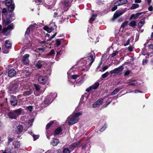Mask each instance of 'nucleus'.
Listing matches in <instances>:
<instances>
[{"mask_svg":"<svg viewBox=\"0 0 153 153\" xmlns=\"http://www.w3.org/2000/svg\"><path fill=\"white\" fill-rule=\"evenodd\" d=\"M82 114V113L81 111L73 113L68 118V119H69L68 124L72 125L77 123L79 119V116L81 115Z\"/></svg>","mask_w":153,"mask_h":153,"instance_id":"1","label":"nucleus"},{"mask_svg":"<svg viewBox=\"0 0 153 153\" xmlns=\"http://www.w3.org/2000/svg\"><path fill=\"white\" fill-rule=\"evenodd\" d=\"M19 85L17 83L13 82L9 85L8 88L10 93H15L18 91Z\"/></svg>","mask_w":153,"mask_h":153,"instance_id":"2","label":"nucleus"},{"mask_svg":"<svg viewBox=\"0 0 153 153\" xmlns=\"http://www.w3.org/2000/svg\"><path fill=\"white\" fill-rule=\"evenodd\" d=\"M56 96L57 94L55 93L52 94H51L47 96L45 98L44 101L45 106H46L50 104Z\"/></svg>","mask_w":153,"mask_h":153,"instance_id":"3","label":"nucleus"},{"mask_svg":"<svg viewBox=\"0 0 153 153\" xmlns=\"http://www.w3.org/2000/svg\"><path fill=\"white\" fill-rule=\"evenodd\" d=\"M93 55H94V53L93 52L89 53L88 56V61H84L83 64L87 65L86 66H87L88 65L89 67H90L94 61V59L93 57Z\"/></svg>","mask_w":153,"mask_h":153,"instance_id":"4","label":"nucleus"},{"mask_svg":"<svg viewBox=\"0 0 153 153\" xmlns=\"http://www.w3.org/2000/svg\"><path fill=\"white\" fill-rule=\"evenodd\" d=\"M5 4L8 7L9 11H13L15 8V4L12 0H6Z\"/></svg>","mask_w":153,"mask_h":153,"instance_id":"5","label":"nucleus"},{"mask_svg":"<svg viewBox=\"0 0 153 153\" xmlns=\"http://www.w3.org/2000/svg\"><path fill=\"white\" fill-rule=\"evenodd\" d=\"M39 82L43 85L48 84V79L46 76H40L38 80Z\"/></svg>","mask_w":153,"mask_h":153,"instance_id":"6","label":"nucleus"},{"mask_svg":"<svg viewBox=\"0 0 153 153\" xmlns=\"http://www.w3.org/2000/svg\"><path fill=\"white\" fill-rule=\"evenodd\" d=\"M13 24H11L8 25L7 28H3L2 32L5 35H7L10 33V30L13 29Z\"/></svg>","mask_w":153,"mask_h":153,"instance_id":"7","label":"nucleus"},{"mask_svg":"<svg viewBox=\"0 0 153 153\" xmlns=\"http://www.w3.org/2000/svg\"><path fill=\"white\" fill-rule=\"evenodd\" d=\"M123 69V66L122 65H121L118 68H115L113 70H111L110 72L111 74H120Z\"/></svg>","mask_w":153,"mask_h":153,"instance_id":"8","label":"nucleus"},{"mask_svg":"<svg viewBox=\"0 0 153 153\" xmlns=\"http://www.w3.org/2000/svg\"><path fill=\"white\" fill-rule=\"evenodd\" d=\"M103 100L102 99H100L94 102L93 105L92 107L94 108L98 107L102 105L103 102Z\"/></svg>","mask_w":153,"mask_h":153,"instance_id":"9","label":"nucleus"},{"mask_svg":"<svg viewBox=\"0 0 153 153\" xmlns=\"http://www.w3.org/2000/svg\"><path fill=\"white\" fill-rule=\"evenodd\" d=\"M99 84L98 82H96L94 84L90 86L86 89V91L88 92H89L92 89H97L99 86Z\"/></svg>","mask_w":153,"mask_h":153,"instance_id":"10","label":"nucleus"},{"mask_svg":"<svg viewBox=\"0 0 153 153\" xmlns=\"http://www.w3.org/2000/svg\"><path fill=\"white\" fill-rule=\"evenodd\" d=\"M29 56V54H25L22 57V61L25 64L27 65L29 63V60L28 59V57Z\"/></svg>","mask_w":153,"mask_h":153,"instance_id":"11","label":"nucleus"},{"mask_svg":"<svg viewBox=\"0 0 153 153\" xmlns=\"http://www.w3.org/2000/svg\"><path fill=\"white\" fill-rule=\"evenodd\" d=\"M45 63V62L39 60L37 62H36L35 64V66L38 68H40L42 66V65Z\"/></svg>","mask_w":153,"mask_h":153,"instance_id":"12","label":"nucleus"},{"mask_svg":"<svg viewBox=\"0 0 153 153\" xmlns=\"http://www.w3.org/2000/svg\"><path fill=\"white\" fill-rule=\"evenodd\" d=\"M53 26L51 27H49L48 26H45L44 27V29L47 31L48 32L50 33L53 30L54 28H56V26L53 25Z\"/></svg>","mask_w":153,"mask_h":153,"instance_id":"13","label":"nucleus"},{"mask_svg":"<svg viewBox=\"0 0 153 153\" xmlns=\"http://www.w3.org/2000/svg\"><path fill=\"white\" fill-rule=\"evenodd\" d=\"M139 81H135L131 80L130 82L129 83V85L136 86L140 85L141 83L139 82Z\"/></svg>","mask_w":153,"mask_h":153,"instance_id":"14","label":"nucleus"},{"mask_svg":"<svg viewBox=\"0 0 153 153\" xmlns=\"http://www.w3.org/2000/svg\"><path fill=\"white\" fill-rule=\"evenodd\" d=\"M8 116L11 119H16L17 117V116L14 112L13 111H11L8 114Z\"/></svg>","mask_w":153,"mask_h":153,"instance_id":"15","label":"nucleus"},{"mask_svg":"<svg viewBox=\"0 0 153 153\" xmlns=\"http://www.w3.org/2000/svg\"><path fill=\"white\" fill-rule=\"evenodd\" d=\"M35 25H36V24H35L30 25L27 29L25 33V35H28L30 30L33 29H34V27Z\"/></svg>","mask_w":153,"mask_h":153,"instance_id":"16","label":"nucleus"},{"mask_svg":"<svg viewBox=\"0 0 153 153\" xmlns=\"http://www.w3.org/2000/svg\"><path fill=\"white\" fill-rule=\"evenodd\" d=\"M16 74V72L14 69H12L9 71L8 72V75L10 77H12L14 76Z\"/></svg>","mask_w":153,"mask_h":153,"instance_id":"17","label":"nucleus"},{"mask_svg":"<svg viewBox=\"0 0 153 153\" xmlns=\"http://www.w3.org/2000/svg\"><path fill=\"white\" fill-rule=\"evenodd\" d=\"M11 103L13 106L16 105L17 103V101L15 97L12 96L10 100Z\"/></svg>","mask_w":153,"mask_h":153,"instance_id":"18","label":"nucleus"},{"mask_svg":"<svg viewBox=\"0 0 153 153\" xmlns=\"http://www.w3.org/2000/svg\"><path fill=\"white\" fill-rule=\"evenodd\" d=\"M23 130V127L21 125H19L17 126L16 131L18 134H19L21 133Z\"/></svg>","mask_w":153,"mask_h":153,"instance_id":"19","label":"nucleus"},{"mask_svg":"<svg viewBox=\"0 0 153 153\" xmlns=\"http://www.w3.org/2000/svg\"><path fill=\"white\" fill-rule=\"evenodd\" d=\"M123 13L121 11H117L114 13L113 18V20L117 18L119 16H121Z\"/></svg>","mask_w":153,"mask_h":153,"instance_id":"20","label":"nucleus"},{"mask_svg":"<svg viewBox=\"0 0 153 153\" xmlns=\"http://www.w3.org/2000/svg\"><path fill=\"white\" fill-rule=\"evenodd\" d=\"M127 2V0H119L116 2V4L119 6L126 4Z\"/></svg>","mask_w":153,"mask_h":153,"instance_id":"21","label":"nucleus"},{"mask_svg":"<svg viewBox=\"0 0 153 153\" xmlns=\"http://www.w3.org/2000/svg\"><path fill=\"white\" fill-rule=\"evenodd\" d=\"M12 43L9 40H6L5 42L4 45L6 48H9L11 47Z\"/></svg>","mask_w":153,"mask_h":153,"instance_id":"22","label":"nucleus"},{"mask_svg":"<svg viewBox=\"0 0 153 153\" xmlns=\"http://www.w3.org/2000/svg\"><path fill=\"white\" fill-rule=\"evenodd\" d=\"M59 142V140L58 139L54 138L52 141L51 144L53 146H56Z\"/></svg>","mask_w":153,"mask_h":153,"instance_id":"23","label":"nucleus"},{"mask_svg":"<svg viewBox=\"0 0 153 153\" xmlns=\"http://www.w3.org/2000/svg\"><path fill=\"white\" fill-rule=\"evenodd\" d=\"M80 144V142H76L73 144L71 145L70 146V149H73L74 148L77 147Z\"/></svg>","mask_w":153,"mask_h":153,"instance_id":"24","label":"nucleus"},{"mask_svg":"<svg viewBox=\"0 0 153 153\" xmlns=\"http://www.w3.org/2000/svg\"><path fill=\"white\" fill-rule=\"evenodd\" d=\"M33 91L30 89H27L24 92V95L25 96H28L30 95L32 93Z\"/></svg>","mask_w":153,"mask_h":153,"instance_id":"25","label":"nucleus"},{"mask_svg":"<svg viewBox=\"0 0 153 153\" xmlns=\"http://www.w3.org/2000/svg\"><path fill=\"white\" fill-rule=\"evenodd\" d=\"M14 112H15V114L16 116H19L22 113V110L21 108H20L17 110H13Z\"/></svg>","mask_w":153,"mask_h":153,"instance_id":"26","label":"nucleus"},{"mask_svg":"<svg viewBox=\"0 0 153 153\" xmlns=\"http://www.w3.org/2000/svg\"><path fill=\"white\" fill-rule=\"evenodd\" d=\"M145 23V19H142L139 22L138 27L139 28H140Z\"/></svg>","mask_w":153,"mask_h":153,"instance_id":"27","label":"nucleus"},{"mask_svg":"<svg viewBox=\"0 0 153 153\" xmlns=\"http://www.w3.org/2000/svg\"><path fill=\"white\" fill-rule=\"evenodd\" d=\"M13 145L15 149H18L20 147V144L18 141H15L13 143Z\"/></svg>","mask_w":153,"mask_h":153,"instance_id":"28","label":"nucleus"},{"mask_svg":"<svg viewBox=\"0 0 153 153\" xmlns=\"http://www.w3.org/2000/svg\"><path fill=\"white\" fill-rule=\"evenodd\" d=\"M121 88H118L115 89L114 91L111 93V95L113 96L116 94L118 92Z\"/></svg>","mask_w":153,"mask_h":153,"instance_id":"29","label":"nucleus"},{"mask_svg":"<svg viewBox=\"0 0 153 153\" xmlns=\"http://www.w3.org/2000/svg\"><path fill=\"white\" fill-rule=\"evenodd\" d=\"M62 131V129L60 128H58L56 129L54 131V134L57 135L59 134Z\"/></svg>","mask_w":153,"mask_h":153,"instance_id":"30","label":"nucleus"},{"mask_svg":"<svg viewBox=\"0 0 153 153\" xmlns=\"http://www.w3.org/2000/svg\"><path fill=\"white\" fill-rule=\"evenodd\" d=\"M130 26L135 27L136 26V22L135 21H131L129 24Z\"/></svg>","mask_w":153,"mask_h":153,"instance_id":"31","label":"nucleus"},{"mask_svg":"<svg viewBox=\"0 0 153 153\" xmlns=\"http://www.w3.org/2000/svg\"><path fill=\"white\" fill-rule=\"evenodd\" d=\"M63 4L66 7L70 6V2L68 0H66L65 1Z\"/></svg>","mask_w":153,"mask_h":153,"instance_id":"32","label":"nucleus"},{"mask_svg":"<svg viewBox=\"0 0 153 153\" xmlns=\"http://www.w3.org/2000/svg\"><path fill=\"white\" fill-rule=\"evenodd\" d=\"M139 5L137 4H132V6L131 7V9H134L138 7Z\"/></svg>","mask_w":153,"mask_h":153,"instance_id":"33","label":"nucleus"},{"mask_svg":"<svg viewBox=\"0 0 153 153\" xmlns=\"http://www.w3.org/2000/svg\"><path fill=\"white\" fill-rule=\"evenodd\" d=\"M34 87L36 90L38 91L40 89V86L38 84H34Z\"/></svg>","mask_w":153,"mask_h":153,"instance_id":"34","label":"nucleus"},{"mask_svg":"<svg viewBox=\"0 0 153 153\" xmlns=\"http://www.w3.org/2000/svg\"><path fill=\"white\" fill-rule=\"evenodd\" d=\"M96 16H97V15L96 14H93V15H92V16H91V17L90 18V21L92 22V21H94L95 20V19L96 18Z\"/></svg>","mask_w":153,"mask_h":153,"instance_id":"35","label":"nucleus"},{"mask_svg":"<svg viewBox=\"0 0 153 153\" xmlns=\"http://www.w3.org/2000/svg\"><path fill=\"white\" fill-rule=\"evenodd\" d=\"M131 72V71L129 70H127L126 71H125L124 74V76H126L128 75Z\"/></svg>","mask_w":153,"mask_h":153,"instance_id":"36","label":"nucleus"},{"mask_svg":"<svg viewBox=\"0 0 153 153\" xmlns=\"http://www.w3.org/2000/svg\"><path fill=\"white\" fill-rule=\"evenodd\" d=\"M3 153H12L11 150L10 148H7L6 149L5 151L3 152Z\"/></svg>","mask_w":153,"mask_h":153,"instance_id":"37","label":"nucleus"},{"mask_svg":"<svg viewBox=\"0 0 153 153\" xmlns=\"http://www.w3.org/2000/svg\"><path fill=\"white\" fill-rule=\"evenodd\" d=\"M83 82V81L82 78H79L78 80H77L76 83L79 85Z\"/></svg>","mask_w":153,"mask_h":153,"instance_id":"38","label":"nucleus"},{"mask_svg":"<svg viewBox=\"0 0 153 153\" xmlns=\"http://www.w3.org/2000/svg\"><path fill=\"white\" fill-rule=\"evenodd\" d=\"M128 22L127 21H126L124 23H123L122 24L121 26V27L124 28V27H125L127 25Z\"/></svg>","mask_w":153,"mask_h":153,"instance_id":"39","label":"nucleus"},{"mask_svg":"<svg viewBox=\"0 0 153 153\" xmlns=\"http://www.w3.org/2000/svg\"><path fill=\"white\" fill-rule=\"evenodd\" d=\"M79 76V75H72L71 76V79H77L78 77Z\"/></svg>","mask_w":153,"mask_h":153,"instance_id":"40","label":"nucleus"},{"mask_svg":"<svg viewBox=\"0 0 153 153\" xmlns=\"http://www.w3.org/2000/svg\"><path fill=\"white\" fill-rule=\"evenodd\" d=\"M107 127V125L105 124L104 126H103L100 130V131L102 132Z\"/></svg>","mask_w":153,"mask_h":153,"instance_id":"41","label":"nucleus"},{"mask_svg":"<svg viewBox=\"0 0 153 153\" xmlns=\"http://www.w3.org/2000/svg\"><path fill=\"white\" fill-rule=\"evenodd\" d=\"M108 72H106L105 74H103L102 75V77L104 78L108 76Z\"/></svg>","mask_w":153,"mask_h":153,"instance_id":"42","label":"nucleus"},{"mask_svg":"<svg viewBox=\"0 0 153 153\" xmlns=\"http://www.w3.org/2000/svg\"><path fill=\"white\" fill-rule=\"evenodd\" d=\"M117 6H119L118 5H116V2L114 3V6L112 8L111 11H114L117 8Z\"/></svg>","mask_w":153,"mask_h":153,"instance_id":"43","label":"nucleus"},{"mask_svg":"<svg viewBox=\"0 0 153 153\" xmlns=\"http://www.w3.org/2000/svg\"><path fill=\"white\" fill-rule=\"evenodd\" d=\"M63 152L64 153H70V151L68 149L65 148L64 149Z\"/></svg>","mask_w":153,"mask_h":153,"instance_id":"44","label":"nucleus"},{"mask_svg":"<svg viewBox=\"0 0 153 153\" xmlns=\"http://www.w3.org/2000/svg\"><path fill=\"white\" fill-rule=\"evenodd\" d=\"M53 124V122H51L49 123H48L46 126V129H48L49 128V127L51 126Z\"/></svg>","mask_w":153,"mask_h":153,"instance_id":"45","label":"nucleus"},{"mask_svg":"<svg viewBox=\"0 0 153 153\" xmlns=\"http://www.w3.org/2000/svg\"><path fill=\"white\" fill-rule=\"evenodd\" d=\"M55 53V51L54 50L52 49L51 50L50 52L48 54V55H52L54 54Z\"/></svg>","mask_w":153,"mask_h":153,"instance_id":"46","label":"nucleus"},{"mask_svg":"<svg viewBox=\"0 0 153 153\" xmlns=\"http://www.w3.org/2000/svg\"><path fill=\"white\" fill-rule=\"evenodd\" d=\"M118 51H114L113 53L111 54V56L112 57H114L116 56L118 53Z\"/></svg>","mask_w":153,"mask_h":153,"instance_id":"47","label":"nucleus"},{"mask_svg":"<svg viewBox=\"0 0 153 153\" xmlns=\"http://www.w3.org/2000/svg\"><path fill=\"white\" fill-rule=\"evenodd\" d=\"M112 100H111L109 101L108 102H106L105 104L103 106V108H105L111 102Z\"/></svg>","mask_w":153,"mask_h":153,"instance_id":"48","label":"nucleus"},{"mask_svg":"<svg viewBox=\"0 0 153 153\" xmlns=\"http://www.w3.org/2000/svg\"><path fill=\"white\" fill-rule=\"evenodd\" d=\"M3 23L4 25H7L10 23V22L9 21L7 20H4L3 21Z\"/></svg>","mask_w":153,"mask_h":153,"instance_id":"49","label":"nucleus"},{"mask_svg":"<svg viewBox=\"0 0 153 153\" xmlns=\"http://www.w3.org/2000/svg\"><path fill=\"white\" fill-rule=\"evenodd\" d=\"M82 69H81L82 71H88V68H84V67L85 66V65H82Z\"/></svg>","mask_w":153,"mask_h":153,"instance_id":"50","label":"nucleus"},{"mask_svg":"<svg viewBox=\"0 0 153 153\" xmlns=\"http://www.w3.org/2000/svg\"><path fill=\"white\" fill-rule=\"evenodd\" d=\"M60 41L59 39L56 40V45L57 46H59L60 45Z\"/></svg>","mask_w":153,"mask_h":153,"instance_id":"51","label":"nucleus"},{"mask_svg":"<svg viewBox=\"0 0 153 153\" xmlns=\"http://www.w3.org/2000/svg\"><path fill=\"white\" fill-rule=\"evenodd\" d=\"M39 136L38 135H33V137L34 138V140H35L38 139L39 137Z\"/></svg>","mask_w":153,"mask_h":153,"instance_id":"52","label":"nucleus"},{"mask_svg":"<svg viewBox=\"0 0 153 153\" xmlns=\"http://www.w3.org/2000/svg\"><path fill=\"white\" fill-rule=\"evenodd\" d=\"M137 17L136 16V14H133L131 15V19H137Z\"/></svg>","mask_w":153,"mask_h":153,"instance_id":"53","label":"nucleus"},{"mask_svg":"<svg viewBox=\"0 0 153 153\" xmlns=\"http://www.w3.org/2000/svg\"><path fill=\"white\" fill-rule=\"evenodd\" d=\"M147 61L146 59H143V60L142 64L143 65H144L147 63Z\"/></svg>","mask_w":153,"mask_h":153,"instance_id":"54","label":"nucleus"},{"mask_svg":"<svg viewBox=\"0 0 153 153\" xmlns=\"http://www.w3.org/2000/svg\"><path fill=\"white\" fill-rule=\"evenodd\" d=\"M27 108L28 109V110L30 111H31L33 110V107L32 106H29L27 107Z\"/></svg>","mask_w":153,"mask_h":153,"instance_id":"55","label":"nucleus"},{"mask_svg":"<svg viewBox=\"0 0 153 153\" xmlns=\"http://www.w3.org/2000/svg\"><path fill=\"white\" fill-rule=\"evenodd\" d=\"M130 41V39H128L126 43L124 44V45L125 46H126L128 45H129V44Z\"/></svg>","mask_w":153,"mask_h":153,"instance_id":"56","label":"nucleus"},{"mask_svg":"<svg viewBox=\"0 0 153 153\" xmlns=\"http://www.w3.org/2000/svg\"><path fill=\"white\" fill-rule=\"evenodd\" d=\"M108 68V66H105L104 67H103L102 68V71H105Z\"/></svg>","mask_w":153,"mask_h":153,"instance_id":"57","label":"nucleus"},{"mask_svg":"<svg viewBox=\"0 0 153 153\" xmlns=\"http://www.w3.org/2000/svg\"><path fill=\"white\" fill-rule=\"evenodd\" d=\"M133 48L132 46H129L128 48V49L131 52L132 51Z\"/></svg>","mask_w":153,"mask_h":153,"instance_id":"58","label":"nucleus"},{"mask_svg":"<svg viewBox=\"0 0 153 153\" xmlns=\"http://www.w3.org/2000/svg\"><path fill=\"white\" fill-rule=\"evenodd\" d=\"M56 33H57L56 32L52 36H51L50 38V40H51L52 39L54 38L55 37V36H56Z\"/></svg>","mask_w":153,"mask_h":153,"instance_id":"59","label":"nucleus"},{"mask_svg":"<svg viewBox=\"0 0 153 153\" xmlns=\"http://www.w3.org/2000/svg\"><path fill=\"white\" fill-rule=\"evenodd\" d=\"M149 47L150 49H153V44H151L149 45Z\"/></svg>","mask_w":153,"mask_h":153,"instance_id":"60","label":"nucleus"},{"mask_svg":"<svg viewBox=\"0 0 153 153\" xmlns=\"http://www.w3.org/2000/svg\"><path fill=\"white\" fill-rule=\"evenodd\" d=\"M7 12V9L6 8H4L3 9L2 11V13H5Z\"/></svg>","mask_w":153,"mask_h":153,"instance_id":"61","label":"nucleus"},{"mask_svg":"<svg viewBox=\"0 0 153 153\" xmlns=\"http://www.w3.org/2000/svg\"><path fill=\"white\" fill-rule=\"evenodd\" d=\"M148 9L150 11H152L153 10V7L152 6H149V7L148 8Z\"/></svg>","mask_w":153,"mask_h":153,"instance_id":"62","label":"nucleus"},{"mask_svg":"<svg viewBox=\"0 0 153 153\" xmlns=\"http://www.w3.org/2000/svg\"><path fill=\"white\" fill-rule=\"evenodd\" d=\"M8 140L9 143H10L13 141V139L10 137H8Z\"/></svg>","mask_w":153,"mask_h":153,"instance_id":"63","label":"nucleus"},{"mask_svg":"<svg viewBox=\"0 0 153 153\" xmlns=\"http://www.w3.org/2000/svg\"><path fill=\"white\" fill-rule=\"evenodd\" d=\"M141 1L140 0H135V2L136 3H140Z\"/></svg>","mask_w":153,"mask_h":153,"instance_id":"64","label":"nucleus"}]
</instances>
